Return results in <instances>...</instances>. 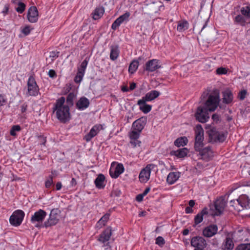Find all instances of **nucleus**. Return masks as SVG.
<instances>
[{"instance_id":"f257e3e1","label":"nucleus","mask_w":250,"mask_h":250,"mask_svg":"<svg viewBox=\"0 0 250 250\" xmlns=\"http://www.w3.org/2000/svg\"><path fill=\"white\" fill-rule=\"evenodd\" d=\"M202 101L204 103L205 107L209 110L210 112L214 111L219 106L220 101V93L219 90L213 89L210 93L204 92L201 96Z\"/></svg>"},{"instance_id":"f03ea898","label":"nucleus","mask_w":250,"mask_h":250,"mask_svg":"<svg viewBox=\"0 0 250 250\" xmlns=\"http://www.w3.org/2000/svg\"><path fill=\"white\" fill-rule=\"evenodd\" d=\"M57 119L61 122L65 123L70 119V109L65 103V98L63 97L58 99L54 108Z\"/></svg>"},{"instance_id":"7ed1b4c3","label":"nucleus","mask_w":250,"mask_h":250,"mask_svg":"<svg viewBox=\"0 0 250 250\" xmlns=\"http://www.w3.org/2000/svg\"><path fill=\"white\" fill-rule=\"evenodd\" d=\"M230 206L233 207L234 209L240 211L242 208H250V199L246 195H242L238 199L231 200Z\"/></svg>"},{"instance_id":"20e7f679","label":"nucleus","mask_w":250,"mask_h":250,"mask_svg":"<svg viewBox=\"0 0 250 250\" xmlns=\"http://www.w3.org/2000/svg\"><path fill=\"white\" fill-rule=\"evenodd\" d=\"M46 216L47 213L43 209H40L31 216V222L36 228L44 227L43 222Z\"/></svg>"},{"instance_id":"39448f33","label":"nucleus","mask_w":250,"mask_h":250,"mask_svg":"<svg viewBox=\"0 0 250 250\" xmlns=\"http://www.w3.org/2000/svg\"><path fill=\"white\" fill-rule=\"evenodd\" d=\"M207 133L209 137V141L211 143L223 142L228 134L227 132H218L214 127L210 128Z\"/></svg>"},{"instance_id":"423d86ee","label":"nucleus","mask_w":250,"mask_h":250,"mask_svg":"<svg viewBox=\"0 0 250 250\" xmlns=\"http://www.w3.org/2000/svg\"><path fill=\"white\" fill-rule=\"evenodd\" d=\"M195 143L194 148L195 150H200L201 147H203L204 144V130L201 125H197L195 129Z\"/></svg>"},{"instance_id":"0eeeda50","label":"nucleus","mask_w":250,"mask_h":250,"mask_svg":"<svg viewBox=\"0 0 250 250\" xmlns=\"http://www.w3.org/2000/svg\"><path fill=\"white\" fill-rule=\"evenodd\" d=\"M60 211L57 208L51 210L47 220L44 222V227L47 228L57 224L60 219Z\"/></svg>"},{"instance_id":"6e6552de","label":"nucleus","mask_w":250,"mask_h":250,"mask_svg":"<svg viewBox=\"0 0 250 250\" xmlns=\"http://www.w3.org/2000/svg\"><path fill=\"white\" fill-rule=\"evenodd\" d=\"M208 111H209V110L205 106H199L195 114L196 119L202 123H206L209 118Z\"/></svg>"},{"instance_id":"1a4fd4ad","label":"nucleus","mask_w":250,"mask_h":250,"mask_svg":"<svg viewBox=\"0 0 250 250\" xmlns=\"http://www.w3.org/2000/svg\"><path fill=\"white\" fill-rule=\"evenodd\" d=\"M24 216V213L21 210L15 211L10 217L9 221L10 224L14 226H20Z\"/></svg>"},{"instance_id":"9d476101","label":"nucleus","mask_w":250,"mask_h":250,"mask_svg":"<svg viewBox=\"0 0 250 250\" xmlns=\"http://www.w3.org/2000/svg\"><path fill=\"white\" fill-rule=\"evenodd\" d=\"M199 152L198 156L199 159L206 162H208L212 160L213 157V152L210 146L205 148L201 147L200 150H195Z\"/></svg>"},{"instance_id":"9b49d317","label":"nucleus","mask_w":250,"mask_h":250,"mask_svg":"<svg viewBox=\"0 0 250 250\" xmlns=\"http://www.w3.org/2000/svg\"><path fill=\"white\" fill-rule=\"evenodd\" d=\"M39 92V88L35 78L33 76H30L27 82V94L35 96L38 95Z\"/></svg>"},{"instance_id":"f8f14e48","label":"nucleus","mask_w":250,"mask_h":250,"mask_svg":"<svg viewBox=\"0 0 250 250\" xmlns=\"http://www.w3.org/2000/svg\"><path fill=\"white\" fill-rule=\"evenodd\" d=\"M124 171L123 164L116 162L112 163L109 169V174L113 178H117Z\"/></svg>"},{"instance_id":"ddd939ff","label":"nucleus","mask_w":250,"mask_h":250,"mask_svg":"<svg viewBox=\"0 0 250 250\" xmlns=\"http://www.w3.org/2000/svg\"><path fill=\"white\" fill-rule=\"evenodd\" d=\"M104 127L101 124H96L94 125L90 129L89 132L84 137V140L87 142H89L93 137L96 136L99 132L103 130Z\"/></svg>"},{"instance_id":"4468645a","label":"nucleus","mask_w":250,"mask_h":250,"mask_svg":"<svg viewBox=\"0 0 250 250\" xmlns=\"http://www.w3.org/2000/svg\"><path fill=\"white\" fill-rule=\"evenodd\" d=\"M140 133H141L138 132V131H135L133 130H131V131L129 133L128 136L130 139L129 144L132 147L134 148L140 146L141 142L139 140Z\"/></svg>"},{"instance_id":"2eb2a0df","label":"nucleus","mask_w":250,"mask_h":250,"mask_svg":"<svg viewBox=\"0 0 250 250\" xmlns=\"http://www.w3.org/2000/svg\"><path fill=\"white\" fill-rule=\"evenodd\" d=\"M226 205V202L224 197H221L217 199L214 203L215 210L214 215L217 216L220 215L223 212Z\"/></svg>"},{"instance_id":"dca6fc26","label":"nucleus","mask_w":250,"mask_h":250,"mask_svg":"<svg viewBox=\"0 0 250 250\" xmlns=\"http://www.w3.org/2000/svg\"><path fill=\"white\" fill-rule=\"evenodd\" d=\"M154 165L153 164H149L146 167L143 169L139 174V179L141 182H146L150 178L151 167H153Z\"/></svg>"},{"instance_id":"f3484780","label":"nucleus","mask_w":250,"mask_h":250,"mask_svg":"<svg viewBox=\"0 0 250 250\" xmlns=\"http://www.w3.org/2000/svg\"><path fill=\"white\" fill-rule=\"evenodd\" d=\"M191 245L196 249L203 250L206 246L207 243L204 238L200 236L194 237L191 240Z\"/></svg>"},{"instance_id":"a211bd4d","label":"nucleus","mask_w":250,"mask_h":250,"mask_svg":"<svg viewBox=\"0 0 250 250\" xmlns=\"http://www.w3.org/2000/svg\"><path fill=\"white\" fill-rule=\"evenodd\" d=\"M39 18V14L37 8L35 6L31 7L27 13V19L29 22L34 23L37 21Z\"/></svg>"},{"instance_id":"6ab92c4d","label":"nucleus","mask_w":250,"mask_h":250,"mask_svg":"<svg viewBox=\"0 0 250 250\" xmlns=\"http://www.w3.org/2000/svg\"><path fill=\"white\" fill-rule=\"evenodd\" d=\"M217 225H211L204 229L203 233L205 237H211L217 233Z\"/></svg>"},{"instance_id":"aec40b11","label":"nucleus","mask_w":250,"mask_h":250,"mask_svg":"<svg viewBox=\"0 0 250 250\" xmlns=\"http://www.w3.org/2000/svg\"><path fill=\"white\" fill-rule=\"evenodd\" d=\"M159 61L153 59L148 61L146 64V70L148 71L153 72L160 67L159 64Z\"/></svg>"},{"instance_id":"412c9836","label":"nucleus","mask_w":250,"mask_h":250,"mask_svg":"<svg viewBox=\"0 0 250 250\" xmlns=\"http://www.w3.org/2000/svg\"><path fill=\"white\" fill-rule=\"evenodd\" d=\"M208 20H203L201 17L198 18L195 22L193 29L196 31H203L207 25Z\"/></svg>"},{"instance_id":"4be33fe9","label":"nucleus","mask_w":250,"mask_h":250,"mask_svg":"<svg viewBox=\"0 0 250 250\" xmlns=\"http://www.w3.org/2000/svg\"><path fill=\"white\" fill-rule=\"evenodd\" d=\"M147 101L141 99L138 101L137 104L140 106V109L144 113H147L152 108V106L149 104H147L146 102Z\"/></svg>"},{"instance_id":"5701e85b","label":"nucleus","mask_w":250,"mask_h":250,"mask_svg":"<svg viewBox=\"0 0 250 250\" xmlns=\"http://www.w3.org/2000/svg\"><path fill=\"white\" fill-rule=\"evenodd\" d=\"M89 104L88 99L85 97H82L77 102L76 105L79 110H83L87 108Z\"/></svg>"},{"instance_id":"b1692460","label":"nucleus","mask_w":250,"mask_h":250,"mask_svg":"<svg viewBox=\"0 0 250 250\" xmlns=\"http://www.w3.org/2000/svg\"><path fill=\"white\" fill-rule=\"evenodd\" d=\"M234 248V243L232 239L227 236L222 245V250H232Z\"/></svg>"},{"instance_id":"393cba45","label":"nucleus","mask_w":250,"mask_h":250,"mask_svg":"<svg viewBox=\"0 0 250 250\" xmlns=\"http://www.w3.org/2000/svg\"><path fill=\"white\" fill-rule=\"evenodd\" d=\"M223 102L229 104L233 100V94L231 91L229 89H226L222 92Z\"/></svg>"},{"instance_id":"a878e982","label":"nucleus","mask_w":250,"mask_h":250,"mask_svg":"<svg viewBox=\"0 0 250 250\" xmlns=\"http://www.w3.org/2000/svg\"><path fill=\"white\" fill-rule=\"evenodd\" d=\"M160 94V93L157 90H151L147 93L145 96L143 97L142 99L145 100L147 102L151 101L156 98H157Z\"/></svg>"},{"instance_id":"bb28decb","label":"nucleus","mask_w":250,"mask_h":250,"mask_svg":"<svg viewBox=\"0 0 250 250\" xmlns=\"http://www.w3.org/2000/svg\"><path fill=\"white\" fill-rule=\"evenodd\" d=\"M111 235V229L110 228L106 229L100 235L99 241L103 243L107 242Z\"/></svg>"},{"instance_id":"cd10ccee","label":"nucleus","mask_w":250,"mask_h":250,"mask_svg":"<svg viewBox=\"0 0 250 250\" xmlns=\"http://www.w3.org/2000/svg\"><path fill=\"white\" fill-rule=\"evenodd\" d=\"M104 13V7L100 6L97 7L92 12V18L94 20L100 19Z\"/></svg>"},{"instance_id":"c85d7f7f","label":"nucleus","mask_w":250,"mask_h":250,"mask_svg":"<svg viewBox=\"0 0 250 250\" xmlns=\"http://www.w3.org/2000/svg\"><path fill=\"white\" fill-rule=\"evenodd\" d=\"M180 172H170L167 179V183L170 185L174 184L180 177Z\"/></svg>"},{"instance_id":"c756f323","label":"nucleus","mask_w":250,"mask_h":250,"mask_svg":"<svg viewBox=\"0 0 250 250\" xmlns=\"http://www.w3.org/2000/svg\"><path fill=\"white\" fill-rule=\"evenodd\" d=\"M188 149L186 148L179 149L177 150H172L170 152L171 155H174L178 158H183L187 156Z\"/></svg>"},{"instance_id":"7c9ffc66","label":"nucleus","mask_w":250,"mask_h":250,"mask_svg":"<svg viewBox=\"0 0 250 250\" xmlns=\"http://www.w3.org/2000/svg\"><path fill=\"white\" fill-rule=\"evenodd\" d=\"M104 180L105 177L103 174H99L96 179L95 180V184L96 187L99 188L101 189L104 187Z\"/></svg>"},{"instance_id":"2f4dec72","label":"nucleus","mask_w":250,"mask_h":250,"mask_svg":"<svg viewBox=\"0 0 250 250\" xmlns=\"http://www.w3.org/2000/svg\"><path fill=\"white\" fill-rule=\"evenodd\" d=\"M125 20V15L124 14L115 20L112 25V28L114 30H116Z\"/></svg>"},{"instance_id":"473e14b6","label":"nucleus","mask_w":250,"mask_h":250,"mask_svg":"<svg viewBox=\"0 0 250 250\" xmlns=\"http://www.w3.org/2000/svg\"><path fill=\"white\" fill-rule=\"evenodd\" d=\"M188 140L186 137H180L174 141V145L177 147L184 146L188 143Z\"/></svg>"},{"instance_id":"72a5a7b5","label":"nucleus","mask_w":250,"mask_h":250,"mask_svg":"<svg viewBox=\"0 0 250 250\" xmlns=\"http://www.w3.org/2000/svg\"><path fill=\"white\" fill-rule=\"evenodd\" d=\"M139 65L138 61L133 60L130 64L128 67V72L130 74H133L137 69Z\"/></svg>"},{"instance_id":"f704fd0d","label":"nucleus","mask_w":250,"mask_h":250,"mask_svg":"<svg viewBox=\"0 0 250 250\" xmlns=\"http://www.w3.org/2000/svg\"><path fill=\"white\" fill-rule=\"evenodd\" d=\"M109 214H105L103 216L100 220L97 223L96 226L97 228H101L104 226L109 219Z\"/></svg>"},{"instance_id":"c9c22d12","label":"nucleus","mask_w":250,"mask_h":250,"mask_svg":"<svg viewBox=\"0 0 250 250\" xmlns=\"http://www.w3.org/2000/svg\"><path fill=\"white\" fill-rule=\"evenodd\" d=\"M145 125H141V124H140L139 123L134 121L132 124L131 130L141 133Z\"/></svg>"},{"instance_id":"e433bc0d","label":"nucleus","mask_w":250,"mask_h":250,"mask_svg":"<svg viewBox=\"0 0 250 250\" xmlns=\"http://www.w3.org/2000/svg\"><path fill=\"white\" fill-rule=\"evenodd\" d=\"M33 29V28L31 26L26 25L21 27V31L24 36H27L31 33Z\"/></svg>"},{"instance_id":"4c0bfd02","label":"nucleus","mask_w":250,"mask_h":250,"mask_svg":"<svg viewBox=\"0 0 250 250\" xmlns=\"http://www.w3.org/2000/svg\"><path fill=\"white\" fill-rule=\"evenodd\" d=\"M119 55V50L118 47H112L111 49L110 57V59L112 60H116Z\"/></svg>"},{"instance_id":"58836bf2","label":"nucleus","mask_w":250,"mask_h":250,"mask_svg":"<svg viewBox=\"0 0 250 250\" xmlns=\"http://www.w3.org/2000/svg\"><path fill=\"white\" fill-rule=\"evenodd\" d=\"M242 14L247 18H250V7L248 6L243 7L241 9Z\"/></svg>"},{"instance_id":"ea45409f","label":"nucleus","mask_w":250,"mask_h":250,"mask_svg":"<svg viewBox=\"0 0 250 250\" xmlns=\"http://www.w3.org/2000/svg\"><path fill=\"white\" fill-rule=\"evenodd\" d=\"M235 21L242 26H244L246 23L245 18L241 15H238L235 17Z\"/></svg>"},{"instance_id":"a19ab883","label":"nucleus","mask_w":250,"mask_h":250,"mask_svg":"<svg viewBox=\"0 0 250 250\" xmlns=\"http://www.w3.org/2000/svg\"><path fill=\"white\" fill-rule=\"evenodd\" d=\"M21 129V127L19 125H13L10 130V135L13 136H16L17 133L19 132Z\"/></svg>"},{"instance_id":"79ce46f5","label":"nucleus","mask_w":250,"mask_h":250,"mask_svg":"<svg viewBox=\"0 0 250 250\" xmlns=\"http://www.w3.org/2000/svg\"><path fill=\"white\" fill-rule=\"evenodd\" d=\"M17 7H16V11L19 13H22L25 10V5L24 3L20 2L16 4Z\"/></svg>"},{"instance_id":"37998d69","label":"nucleus","mask_w":250,"mask_h":250,"mask_svg":"<svg viewBox=\"0 0 250 250\" xmlns=\"http://www.w3.org/2000/svg\"><path fill=\"white\" fill-rule=\"evenodd\" d=\"M235 250H250V243L239 245Z\"/></svg>"},{"instance_id":"c03bdc74","label":"nucleus","mask_w":250,"mask_h":250,"mask_svg":"<svg viewBox=\"0 0 250 250\" xmlns=\"http://www.w3.org/2000/svg\"><path fill=\"white\" fill-rule=\"evenodd\" d=\"M188 23L187 21H184L179 23L177 26V30L179 31H182L183 30L187 29L188 28Z\"/></svg>"},{"instance_id":"a18cd8bd","label":"nucleus","mask_w":250,"mask_h":250,"mask_svg":"<svg viewBox=\"0 0 250 250\" xmlns=\"http://www.w3.org/2000/svg\"><path fill=\"white\" fill-rule=\"evenodd\" d=\"M203 220V216L201 214L199 213H198L194 218V225H193L195 227L196 225L199 224L201 222H202Z\"/></svg>"},{"instance_id":"49530a36","label":"nucleus","mask_w":250,"mask_h":250,"mask_svg":"<svg viewBox=\"0 0 250 250\" xmlns=\"http://www.w3.org/2000/svg\"><path fill=\"white\" fill-rule=\"evenodd\" d=\"M165 243L164 239L162 236H158L156 239V244L162 247Z\"/></svg>"},{"instance_id":"de8ad7c7","label":"nucleus","mask_w":250,"mask_h":250,"mask_svg":"<svg viewBox=\"0 0 250 250\" xmlns=\"http://www.w3.org/2000/svg\"><path fill=\"white\" fill-rule=\"evenodd\" d=\"M135 122H136L140 124H141V125H146L147 122V118L146 117H142L136 121Z\"/></svg>"},{"instance_id":"09e8293b","label":"nucleus","mask_w":250,"mask_h":250,"mask_svg":"<svg viewBox=\"0 0 250 250\" xmlns=\"http://www.w3.org/2000/svg\"><path fill=\"white\" fill-rule=\"evenodd\" d=\"M81 73L78 72L75 78V82L77 83H80L83 80L84 75H83Z\"/></svg>"},{"instance_id":"8fccbe9b","label":"nucleus","mask_w":250,"mask_h":250,"mask_svg":"<svg viewBox=\"0 0 250 250\" xmlns=\"http://www.w3.org/2000/svg\"><path fill=\"white\" fill-rule=\"evenodd\" d=\"M53 184V179L52 177L47 179L45 182V186L46 188H49Z\"/></svg>"},{"instance_id":"3c124183","label":"nucleus","mask_w":250,"mask_h":250,"mask_svg":"<svg viewBox=\"0 0 250 250\" xmlns=\"http://www.w3.org/2000/svg\"><path fill=\"white\" fill-rule=\"evenodd\" d=\"M247 93V92L246 90H243L239 92V95H238L239 99L241 100H243L246 97Z\"/></svg>"},{"instance_id":"603ef678","label":"nucleus","mask_w":250,"mask_h":250,"mask_svg":"<svg viewBox=\"0 0 250 250\" xmlns=\"http://www.w3.org/2000/svg\"><path fill=\"white\" fill-rule=\"evenodd\" d=\"M216 73L219 75L225 74L227 73V71L225 68L220 67L216 70Z\"/></svg>"},{"instance_id":"864d4df0","label":"nucleus","mask_w":250,"mask_h":250,"mask_svg":"<svg viewBox=\"0 0 250 250\" xmlns=\"http://www.w3.org/2000/svg\"><path fill=\"white\" fill-rule=\"evenodd\" d=\"M136 86V84L135 83H130L129 88H128L127 86L126 85V92L128 91L129 90H134Z\"/></svg>"},{"instance_id":"5fc2aeb1","label":"nucleus","mask_w":250,"mask_h":250,"mask_svg":"<svg viewBox=\"0 0 250 250\" xmlns=\"http://www.w3.org/2000/svg\"><path fill=\"white\" fill-rule=\"evenodd\" d=\"M49 76L51 78H54L56 77V73L55 71L53 69H50L48 72Z\"/></svg>"},{"instance_id":"6e6d98bb","label":"nucleus","mask_w":250,"mask_h":250,"mask_svg":"<svg viewBox=\"0 0 250 250\" xmlns=\"http://www.w3.org/2000/svg\"><path fill=\"white\" fill-rule=\"evenodd\" d=\"M58 56V52L56 51H52L50 53V57L51 60H53Z\"/></svg>"},{"instance_id":"4d7b16f0","label":"nucleus","mask_w":250,"mask_h":250,"mask_svg":"<svg viewBox=\"0 0 250 250\" xmlns=\"http://www.w3.org/2000/svg\"><path fill=\"white\" fill-rule=\"evenodd\" d=\"M212 119L214 122L218 123L220 120V116L218 114H214L212 116Z\"/></svg>"},{"instance_id":"13d9d810","label":"nucleus","mask_w":250,"mask_h":250,"mask_svg":"<svg viewBox=\"0 0 250 250\" xmlns=\"http://www.w3.org/2000/svg\"><path fill=\"white\" fill-rule=\"evenodd\" d=\"M6 101V100L4 97V96H3L1 95H0V106L3 105L5 104Z\"/></svg>"},{"instance_id":"bf43d9fd","label":"nucleus","mask_w":250,"mask_h":250,"mask_svg":"<svg viewBox=\"0 0 250 250\" xmlns=\"http://www.w3.org/2000/svg\"><path fill=\"white\" fill-rule=\"evenodd\" d=\"M87 63H88V62L86 60H84L82 62L81 66H80V68L85 70V69L87 67Z\"/></svg>"},{"instance_id":"052dcab7","label":"nucleus","mask_w":250,"mask_h":250,"mask_svg":"<svg viewBox=\"0 0 250 250\" xmlns=\"http://www.w3.org/2000/svg\"><path fill=\"white\" fill-rule=\"evenodd\" d=\"M144 196L143 195V194H138L136 197V200L138 202H141L143 199Z\"/></svg>"},{"instance_id":"680f3d73","label":"nucleus","mask_w":250,"mask_h":250,"mask_svg":"<svg viewBox=\"0 0 250 250\" xmlns=\"http://www.w3.org/2000/svg\"><path fill=\"white\" fill-rule=\"evenodd\" d=\"M200 214H201L203 216L204 215L208 214V208H204L202 211L199 212Z\"/></svg>"},{"instance_id":"e2e57ef3","label":"nucleus","mask_w":250,"mask_h":250,"mask_svg":"<svg viewBox=\"0 0 250 250\" xmlns=\"http://www.w3.org/2000/svg\"><path fill=\"white\" fill-rule=\"evenodd\" d=\"M185 211L187 213H190L193 212V209L191 207H187L186 208Z\"/></svg>"},{"instance_id":"0e129e2a","label":"nucleus","mask_w":250,"mask_h":250,"mask_svg":"<svg viewBox=\"0 0 250 250\" xmlns=\"http://www.w3.org/2000/svg\"><path fill=\"white\" fill-rule=\"evenodd\" d=\"M56 189L57 190H59L61 189L62 188V183L61 182H58L57 184H56Z\"/></svg>"},{"instance_id":"69168bd1","label":"nucleus","mask_w":250,"mask_h":250,"mask_svg":"<svg viewBox=\"0 0 250 250\" xmlns=\"http://www.w3.org/2000/svg\"><path fill=\"white\" fill-rule=\"evenodd\" d=\"M195 201L193 200H190L188 202L189 207L192 208L195 205Z\"/></svg>"},{"instance_id":"338daca9","label":"nucleus","mask_w":250,"mask_h":250,"mask_svg":"<svg viewBox=\"0 0 250 250\" xmlns=\"http://www.w3.org/2000/svg\"><path fill=\"white\" fill-rule=\"evenodd\" d=\"M150 188H146L145 190L144 191L143 193H142L144 196L146 195L150 191Z\"/></svg>"},{"instance_id":"774afa93","label":"nucleus","mask_w":250,"mask_h":250,"mask_svg":"<svg viewBox=\"0 0 250 250\" xmlns=\"http://www.w3.org/2000/svg\"><path fill=\"white\" fill-rule=\"evenodd\" d=\"M85 71V69L81 68L80 67L79 68V69H78V72L81 73V74H82L83 75H84Z\"/></svg>"}]
</instances>
